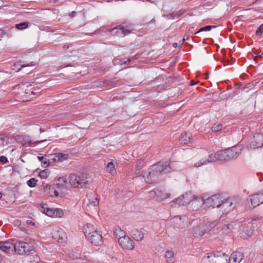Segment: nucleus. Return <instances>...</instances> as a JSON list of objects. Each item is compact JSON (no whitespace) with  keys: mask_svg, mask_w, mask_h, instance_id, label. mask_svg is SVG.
<instances>
[{"mask_svg":"<svg viewBox=\"0 0 263 263\" xmlns=\"http://www.w3.org/2000/svg\"><path fill=\"white\" fill-rule=\"evenodd\" d=\"M263 146V133H256L253 136V139L250 144L251 148H259Z\"/></svg>","mask_w":263,"mask_h":263,"instance_id":"4468645a","label":"nucleus"},{"mask_svg":"<svg viewBox=\"0 0 263 263\" xmlns=\"http://www.w3.org/2000/svg\"><path fill=\"white\" fill-rule=\"evenodd\" d=\"M52 238L59 243H64L67 239V235L62 228L56 227L52 231Z\"/></svg>","mask_w":263,"mask_h":263,"instance_id":"6e6552de","label":"nucleus"},{"mask_svg":"<svg viewBox=\"0 0 263 263\" xmlns=\"http://www.w3.org/2000/svg\"><path fill=\"white\" fill-rule=\"evenodd\" d=\"M210 162H208V159L206 160H201L197 162L194 163V165L195 167H198L203 165H206Z\"/></svg>","mask_w":263,"mask_h":263,"instance_id":"2f4dec72","label":"nucleus"},{"mask_svg":"<svg viewBox=\"0 0 263 263\" xmlns=\"http://www.w3.org/2000/svg\"><path fill=\"white\" fill-rule=\"evenodd\" d=\"M0 161L1 162L5 163L7 162L8 160L7 158L5 156H1L0 157Z\"/></svg>","mask_w":263,"mask_h":263,"instance_id":"ea45409f","label":"nucleus"},{"mask_svg":"<svg viewBox=\"0 0 263 263\" xmlns=\"http://www.w3.org/2000/svg\"><path fill=\"white\" fill-rule=\"evenodd\" d=\"M114 234L118 238H121L122 237H123L125 235V232L119 227L116 228L115 229Z\"/></svg>","mask_w":263,"mask_h":263,"instance_id":"cd10ccee","label":"nucleus"},{"mask_svg":"<svg viewBox=\"0 0 263 263\" xmlns=\"http://www.w3.org/2000/svg\"><path fill=\"white\" fill-rule=\"evenodd\" d=\"M259 56L260 57L263 56V51L262 52L260 51V54L259 55Z\"/></svg>","mask_w":263,"mask_h":263,"instance_id":"603ef678","label":"nucleus"},{"mask_svg":"<svg viewBox=\"0 0 263 263\" xmlns=\"http://www.w3.org/2000/svg\"><path fill=\"white\" fill-rule=\"evenodd\" d=\"M33 251V247L26 242L17 241L14 243V252L19 255H25Z\"/></svg>","mask_w":263,"mask_h":263,"instance_id":"20e7f679","label":"nucleus"},{"mask_svg":"<svg viewBox=\"0 0 263 263\" xmlns=\"http://www.w3.org/2000/svg\"><path fill=\"white\" fill-rule=\"evenodd\" d=\"M233 202L231 199L229 198H224L222 197V201L220 202V208L222 210L226 213L232 210V206Z\"/></svg>","mask_w":263,"mask_h":263,"instance_id":"412c9836","label":"nucleus"},{"mask_svg":"<svg viewBox=\"0 0 263 263\" xmlns=\"http://www.w3.org/2000/svg\"><path fill=\"white\" fill-rule=\"evenodd\" d=\"M190 198H191V195L186 193L176 200L175 204L179 206L186 205L187 206Z\"/></svg>","mask_w":263,"mask_h":263,"instance_id":"aec40b11","label":"nucleus"},{"mask_svg":"<svg viewBox=\"0 0 263 263\" xmlns=\"http://www.w3.org/2000/svg\"><path fill=\"white\" fill-rule=\"evenodd\" d=\"M98 196L94 193H91L87 196L86 199L84 201V207L87 210H90L92 208L99 205Z\"/></svg>","mask_w":263,"mask_h":263,"instance_id":"0eeeda50","label":"nucleus"},{"mask_svg":"<svg viewBox=\"0 0 263 263\" xmlns=\"http://www.w3.org/2000/svg\"><path fill=\"white\" fill-rule=\"evenodd\" d=\"M134 238L137 241H141L144 237V233L139 230H135L132 231Z\"/></svg>","mask_w":263,"mask_h":263,"instance_id":"393cba45","label":"nucleus"},{"mask_svg":"<svg viewBox=\"0 0 263 263\" xmlns=\"http://www.w3.org/2000/svg\"><path fill=\"white\" fill-rule=\"evenodd\" d=\"M28 26L27 22H23L16 25V28L19 30H23L27 28Z\"/></svg>","mask_w":263,"mask_h":263,"instance_id":"7c9ffc66","label":"nucleus"},{"mask_svg":"<svg viewBox=\"0 0 263 263\" xmlns=\"http://www.w3.org/2000/svg\"><path fill=\"white\" fill-rule=\"evenodd\" d=\"M43 192L49 197H58L60 194L55 185L46 184L43 188Z\"/></svg>","mask_w":263,"mask_h":263,"instance_id":"dca6fc26","label":"nucleus"},{"mask_svg":"<svg viewBox=\"0 0 263 263\" xmlns=\"http://www.w3.org/2000/svg\"><path fill=\"white\" fill-rule=\"evenodd\" d=\"M204 199L201 197H195L193 199L190 198L187 208L190 210L197 211L202 206L204 208Z\"/></svg>","mask_w":263,"mask_h":263,"instance_id":"9d476101","label":"nucleus"},{"mask_svg":"<svg viewBox=\"0 0 263 263\" xmlns=\"http://www.w3.org/2000/svg\"><path fill=\"white\" fill-rule=\"evenodd\" d=\"M195 83L194 82H193V81H191L190 82V85H195Z\"/></svg>","mask_w":263,"mask_h":263,"instance_id":"8fccbe9b","label":"nucleus"},{"mask_svg":"<svg viewBox=\"0 0 263 263\" xmlns=\"http://www.w3.org/2000/svg\"><path fill=\"white\" fill-rule=\"evenodd\" d=\"M242 149L241 145H236L235 146L226 149L229 160L236 159L240 154Z\"/></svg>","mask_w":263,"mask_h":263,"instance_id":"ddd939ff","label":"nucleus"},{"mask_svg":"<svg viewBox=\"0 0 263 263\" xmlns=\"http://www.w3.org/2000/svg\"><path fill=\"white\" fill-rule=\"evenodd\" d=\"M180 140L184 144L190 143L191 141V134L189 133L184 132L181 135Z\"/></svg>","mask_w":263,"mask_h":263,"instance_id":"b1692460","label":"nucleus"},{"mask_svg":"<svg viewBox=\"0 0 263 263\" xmlns=\"http://www.w3.org/2000/svg\"><path fill=\"white\" fill-rule=\"evenodd\" d=\"M39 176L41 178L46 179L49 176V172L47 170L41 171L39 173Z\"/></svg>","mask_w":263,"mask_h":263,"instance_id":"72a5a7b5","label":"nucleus"},{"mask_svg":"<svg viewBox=\"0 0 263 263\" xmlns=\"http://www.w3.org/2000/svg\"><path fill=\"white\" fill-rule=\"evenodd\" d=\"M149 197H154L156 195V192L154 191H152L148 193Z\"/></svg>","mask_w":263,"mask_h":263,"instance_id":"79ce46f5","label":"nucleus"},{"mask_svg":"<svg viewBox=\"0 0 263 263\" xmlns=\"http://www.w3.org/2000/svg\"><path fill=\"white\" fill-rule=\"evenodd\" d=\"M171 168L167 162H159L157 164L153 165L148 172L143 174V177L147 183H152L157 181L159 177L163 174H166L171 171Z\"/></svg>","mask_w":263,"mask_h":263,"instance_id":"f257e3e1","label":"nucleus"},{"mask_svg":"<svg viewBox=\"0 0 263 263\" xmlns=\"http://www.w3.org/2000/svg\"><path fill=\"white\" fill-rule=\"evenodd\" d=\"M251 233H252V231H251L250 233H249L248 234V235H251Z\"/></svg>","mask_w":263,"mask_h":263,"instance_id":"6e6d98bb","label":"nucleus"},{"mask_svg":"<svg viewBox=\"0 0 263 263\" xmlns=\"http://www.w3.org/2000/svg\"><path fill=\"white\" fill-rule=\"evenodd\" d=\"M22 89L24 90L23 93L30 99L31 98V96H35L39 93V91H34L32 84L23 85Z\"/></svg>","mask_w":263,"mask_h":263,"instance_id":"a211bd4d","label":"nucleus"},{"mask_svg":"<svg viewBox=\"0 0 263 263\" xmlns=\"http://www.w3.org/2000/svg\"><path fill=\"white\" fill-rule=\"evenodd\" d=\"M263 31V24H261L256 31V34L257 35L261 34Z\"/></svg>","mask_w":263,"mask_h":263,"instance_id":"58836bf2","label":"nucleus"},{"mask_svg":"<svg viewBox=\"0 0 263 263\" xmlns=\"http://www.w3.org/2000/svg\"><path fill=\"white\" fill-rule=\"evenodd\" d=\"M76 13V12L74 11L72 12L70 14V16H74V14Z\"/></svg>","mask_w":263,"mask_h":263,"instance_id":"09e8293b","label":"nucleus"},{"mask_svg":"<svg viewBox=\"0 0 263 263\" xmlns=\"http://www.w3.org/2000/svg\"><path fill=\"white\" fill-rule=\"evenodd\" d=\"M203 234V232H201V233H199V236H202Z\"/></svg>","mask_w":263,"mask_h":263,"instance_id":"864d4df0","label":"nucleus"},{"mask_svg":"<svg viewBox=\"0 0 263 263\" xmlns=\"http://www.w3.org/2000/svg\"><path fill=\"white\" fill-rule=\"evenodd\" d=\"M26 223L28 225H31V226H34L35 225V223L34 222H33L32 220L31 219H28L26 221Z\"/></svg>","mask_w":263,"mask_h":263,"instance_id":"a19ab883","label":"nucleus"},{"mask_svg":"<svg viewBox=\"0 0 263 263\" xmlns=\"http://www.w3.org/2000/svg\"><path fill=\"white\" fill-rule=\"evenodd\" d=\"M4 31L0 29V37H2L4 35Z\"/></svg>","mask_w":263,"mask_h":263,"instance_id":"49530a36","label":"nucleus"},{"mask_svg":"<svg viewBox=\"0 0 263 263\" xmlns=\"http://www.w3.org/2000/svg\"><path fill=\"white\" fill-rule=\"evenodd\" d=\"M42 164V166L44 167H47L49 165L48 160L47 158H45L44 160H43L42 162H41Z\"/></svg>","mask_w":263,"mask_h":263,"instance_id":"4c0bfd02","label":"nucleus"},{"mask_svg":"<svg viewBox=\"0 0 263 263\" xmlns=\"http://www.w3.org/2000/svg\"><path fill=\"white\" fill-rule=\"evenodd\" d=\"M248 200H250L251 203V206H249L250 209H253L254 207L262 203L263 192L250 196Z\"/></svg>","mask_w":263,"mask_h":263,"instance_id":"f8f14e48","label":"nucleus"},{"mask_svg":"<svg viewBox=\"0 0 263 263\" xmlns=\"http://www.w3.org/2000/svg\"><path fill=\"white\" fill-rule=\"evenodd\" d=\"M221 259L220 258L216 257L213 253H210L203 258L201 263H220Z\"/></svg>","mask_w":263,"mask_h":263,"instance_id":"6ab92c4d","label":"nucleus"},{"mask_svg":"<svg viewBox=\"0 0 263 263\" xmlns=\"http://www.w3.org/2000/svg\"><path fill=\"white\" fill-rule=\"evenodd\" d=\"M185 39H183L182 40V43H183V42L185 41Z\"/></svg>","mask_w":263,"mask_h":263,"instance_id":"4d7b16f0","label":"nucleus"},{"mask_svg":"<svg viewBox=\"0 0 263 263\" xmlns=\"http://www.w3.org/2000/svg\"><path fill=\"white\" fill-rule=\"evenodd\" d=\"M257 1V0H256V1H255V2H256V1Z\"/></svg>","mask_w":263,"mask_h":263,"instance_id":"13d9d810","label":"nucleus"},{"mask_svg":"<svg viewBox=\"0 0 263 263\" xmlns=\"http://www.w3.org/2000/svg\"><path fill=\"white\" fill-rule=\"evenodd\" d=\"M174 47H176L177 46V43H175L173 44Z\"/></svg>","mask_w":263,"mask_h":263,"instance_id":"3c124183","label":"nucleus"},{"mask_svg":"<svg viewBox=\"0 0 263 263\" xmlns=\"http://www.w3.org/2000/svg\"><path fill=\"white\" fill-rule=\"evenodd\" d=\"M222 199V197L220 194H215L204 199V209L220 208V202Z\"/></svg>","mask_w":263,"mask_h":263,"instance_id":"423d86ee","label":"nucleus"},{"mask_svg":"<svg viewBox=\"0 0 263 263\" xmlns=\"http://www.w3.org/2000/svg\"><path fill=\"white\" fill-rule=\"evenodd\" d=\"M34 64L33 62H31L29 65H22L21 67H25L26 66H34Z\"/></svg>","mask_w":263,"mask_h":263,"instance_id":"c03bdc74","label":"nucleus"},{"mask_svg":"<svg viewBox=\"0 0 263 263\" xmlns=\"http://www.w3.org/2000/svg\"><path fill=\"white\" fill-rule=\"evenodd\" d=\"M37 180L35 178H32L30 179L27 181V185L30 187H34L36 184Z\"/></svg>","mask_w":263,"mask_h":263,"instance_id":"473e14b6","label":"nucleus"},{"mask_svg":"<svg viewBox=\"0 0 263 263\" xmlns=\"http://www.w3.org/2000/svg\"><path fill=\"white\" fill-rule=\"evenodd\" d=\"M233 228H234V227L232 224H228L223 226L221 230L224 233H230L232 232Z\"/></svg>","mask_w":263,"mask_h":263,"instance_id":"c85d7f7f","label":"nucleus"},{"mask_svg":"<svg viewBox=\"0 0 263 263\" xmlns=\"http://www.w3.org/2000/svg\"><path fill=\"white\" fill-rule=\"evenodd\" d=\"M107 168L110 173H112L115 171V164L111 161L107 164Z\"/></svg>","mask_w":263,"mask_h":263,"instance_id":"f704fd0d","label":"nucleus"},{"mask_svg":"<svg viewBox=\"0 0 263 263\" xmlns=\"http://www.w3.org/2000/svg\"><path fill=\"white\" fill-rule=\"evenodd\" d=\"M33 85V89H34V91H39V93L40 92V89L41 88L38 86H36V85Z\"/></svg>","mask_w":263,"mask_h":263,"instance_id":"37998d69","label":"nucleus"},{"mask_svg":"<svg viewBox=\"0 0 263 263\" xmlns=\"http://www.w3.org/2000/svg\"><path fill=\"white\" fill-rule=\"evenodd\" d=\"M70 186L74 187H83L87 182L86 177L83 174H71L68 176Z\"/></svg>","mask_w":263,"mask_h":263,"instance_id":"7ed1b4c3","label":"nucleus"},{"mask_svg":"<svg viewBox=\"0 0 263 263\" xmlns=\"http://www.w3.org/2000/svg\"><path fill=\"white\" fill-rule=\"evenodd\" d=\"M68 180V176L61 177L58 178L55 185L60 192H61V190L68 188L70 186Z\"/></svg>","mask_w":263,"mask_h":263,"instance_id":"f3484780","label":"nucleus"},{"mask_svg":"<svg viewBox=\"0 0 263 263\" xmlns=\"http://www.w3.org/2000/svg\"><path fill=\"white\" fill-rule=\"evenodd\" d=\"M118 242L120 246L124 249L132 250L134 249L135 243L128 236L125 235L121 238H119Z\"/></svg>","mask_w":263,"mask_h":263,"instance_id":"9b49d317","label":"nucleus"},{"mask_svg":"<svg viewBox=\"0 0 263 263\" xmlns=\"http://www.w3.org/2000/svg\"><path fill=\"white\" fill-rule=\"evenodd\" d=\"M41 211L48 216L54 218H61L64 216V212L60 208H50L47 204H42L41 205Z\"/></svg>","mask_w":263,"mask_h":263,"instance_id":"39448f33","label":"nucleus"},{"mask_svg":"<svg viewBox=\"0 0 263 263\" xmlns=\"http://www.w3.org/2000/svg\"><path fill=\"white\" fill-rule=\"evenodd\" d=\"M175 254L173 251H166L165 254V257L167 262L173 263L174 260Z\"/></svg>","mask_w":263,"mask_h":263,"instance_id":"a878e982","label":"nucleus"},{"mask_svg":"<svg viewBox=\"0 0 263 263\" xmlns=\"http://www.w3.org/2000/svg\"><path fill=\"white\" fill-rule=\"evenodd\" d=\"M0 249L5 253L14 254V243L10 240L0 241Z\"/></svg>","mask_w":263,"mask_h":263,"instance_id":"2eb2a0df","label":"nucleus"},{"mask_svg":"<svg viewBox=\"0 0 263 263\" xmlns=\"http://www.w3.org/2000/svg\"><path fill=\"white\" fill-rule=\"evenodd\" d=\"M212 27H215L212 26H206L204 27L201 28L196 33L197 34L202 31H209Z\"/></svg>","mask_w":263,"mask_h":263,"instance_id":"c9c22d12","label":"nucleus"},{"mask_svg":"<svg viewBox=\"0 0 263 263\" xmlns=\"http://www.w3.org/2000/svg\"><path fill=\"white\" fill-rule=\"evenodd\" d=\"M2 198V194L0 193V199Z\"/></svg>","mask_w":263,"mask_h":263,"instance_id":"5fc2aeb1","label":"nucleus"},{"mask_svg":"<svg viewBox=\"0 0 263 263\" xmlns=\"http://www.w3.org/2000/svg\"><path fill=\"white\" fill-rule=\"evenodd\" d=\"M243 259V254L240 252H235L233 253L230 258V263H239Z\"/></svg>","mask_w":263,"mask_h":263,"instance_id":"5701e85b","label":"nucleus"},{"mask_svg":"<svg viewBox=\"0 0 263 263\" xmlns=\"http://www.w3.org/2000/svg\"><path fill=\"white\" fill-rule=\"evenodd\" d=\"M222 160H229L226 149L219 151L215 154H211L208 158V162H211Z\"/></svg>","mask_w":263,"mask_h":263,"instance_id":"1a4fd4ad","label":"nucleus"},{"mask_svg":"<svg viewBox=\"0 0 263 263\" xmlns=\"http://www.w3.org/2000/svg\"><path fill=\"white\" fill-rule=\"evenodd\" d=\"M170 197V195L168 194H166L165 196H163L162 198H168Z\"/></svg>","mask_w":263,"mask_h":263,"instance_id":"de8ad7c7","label":"nucleus"},{"mask_svg":"<svg viewBox=\"0 0 263 263\" xmlns=\"http://www.w3.org/2000/svg\"><path fill=\"white\" fill-rule=\"evenodd\" d=\"M84 232L86 237L92 244L98 246L103 243L102 235L93 224L91 223L85 224L84 227Z\"/></svg>","mask_w":263,"mask_h":263,"instance_id":"f03ea898","label":"nucleus"},{"mask_svg":"<svg viewBox=\"0 0 263 263\" xmlns=\"http://www.w3.org/2000/svg\"><path fill=\"white\" fill-rule=\"evenodd\" d=\"M111 31L119 37H124L126 34L130 33V30L125 29L123 26H119L116 28H113Z\"/></svg>","mask_w":263,"mask_h":263,"instance_id":"4be33fe9","label":"nucleus"},{"mask_svg":"<svg viewBox=\"0 0 263 263\" xmlns=\"http://www.w3.org/2000/svg\"><path fill=\"white\" fill-rule=\"evenodd\" d=\"M45 157L41 156V157H38V159L40 160V162H42L43 160H45Z\"/></svg>","mask_w":263,"mask_h":263,"instance_id":"a18cd8bd","label":"nucleus"},{"mask_svg":"<svg viewBox=\"0 0 263 263\" xmlns=\"http://www.w3.org/2000/svg\"><path fill=\"white\" fill-rule=\"evenodd\" d=\"M222 128V125L220 123L214 124L212 127V130L214 132H218L220 131Z\"/></svg>","mask_w":263,"mask_h":263,"instance_id":"c756f323","label":"nucleus"},{"mask_svg":"<svg viewBox=\"0 0 263 263\" xmlns=\"http://www.w3.org/2000/svg\"><path fill=\"white\" fill-rule=\"evenodd\" d=\"M46 141V140H40V141H29V143L30 145V146H34L36 145H37V144H39V143H42V142H43L44 141Z\"/></svg>","mask_w":263,"mask_h":263,"instance_id":"e433bc0d","label":"nucleus"},{"mask_svg":"<svg viewBox=\"0 0 263 263\" xmlns=\"http://www.w3.org/2000/svg\"><path fill=\"white\" fill-rule=\"evenodd\" d=\"M55 161L62 162L68 158V155L66 154H63L62 153L55 154Z\"/></svg>","mask_w":263,"mask_h":263,"instance_id":"bb28decb","label":"nucleus"}]
</instances>
